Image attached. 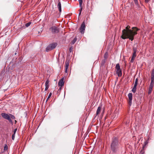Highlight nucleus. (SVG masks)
<instances>
[{"instance_id": "f257e3e1", "label": "nucleus", "mask_w": 154, "mask_h": 154, "mask_svg": "<svg viewBox=\"0 0 154 154\" xmlns=\"http://www.w3.org/2000/svg\"><path fill=\"white\" fill-rule=\"evenodd\" d=\"M136 31H133L131 29H123L121 38L123 39L129 38L131 41L134 39V35L137 34Z\"/></svg>"}, {"instance_id": "f03ea898", "label": "nucleus", "mask_w": 154, "mask_h": 154, "mask_svg": "<svg viewBox=\"0 0 154 154\" xmlns=\"http://www.w3.org/2000/svg\"><path fill=\"white\" fill-rule=\"evenodd\" d=\"M111 149L113 152H116L118 150L119 148V140L116 137H113L112 140L111 144Z\"/></svg>"}, {"instance_id": "7ed1b4c3", "label": "nucleus", "mask_w": 154, "mask_h": 154, "mask_svg": "<svg viewBox=\"0 0 154 154\" xmlns=\"http://www.w3.org/2000/svg\"><path fill=\"white\" fill-rule=\"evenodd\" d=\"M1 115L3 118L6 119L8 120L9 122L12 124H13V122L10 118V114L8 115L6 113H2L1 114Z\"/></svg>"}, {"instance_id": "20e7f679", "label": "nucleus", "mask_w": 154, "mask_h": 154, "mask_svg": "<svg viewBox=\"0 0 154 154\" xmlns=\"http://www.w3.org/2000/svg\"><path fill=\"white\" fill-rule=\"evenodd\" d=\"M57 44L54 43L49 45L46 48V51L47 52L51 50L57 46Z\"/></svg>"}, {"instance_id": "39448f33", "label": "nucleus", "mask_w": 154, "mask_h": 154, "mask_svg": "<svg viewBox=\"0 0 154 154\" xmlns=\"http://www.w3.org/2000/svg\"><path fill=\"white\" fill-rule=\"evenodd\" d=\"M116 74L119 77H120L122 75V72L119 63L116 64Z\"/></svg>"}, {"instance_id": "423d86ee", "label": "nucleus", "mask_w": 154, "mask_h": 154, "mask_svg": "<svg viewBox=\"0 0 154 154\" xmlns=\"http://www.w3.org/2000/svg\"><path fill=\"white\" fill-rule=\"evenodd\" d=\"M151 81L150 86H153L154 83V69H153L152 71Z\"/></svg>"}, {"instance_id": "0eeeda50", "label": "nucleus", "mask_w": 154, "mask_h": 154, "mask_svg": "<svg viewBox=\"0 0 154 154\" xmlns=\"http://www.w3.org/2000/svg\"><path fill=\"white\" fill-rule=\"evenodd\" d=\"M128 97L129 99V103L130 106H131L132 103V94L131 93H129L128 95Z\"/></svg>"}, {"instance_id": "6e6552de", "label": "nucleus", "mask_w": 154, "mask_h": 154, "mask_svg": "<svg viewBox=\"0 0 154 154\" xmlns=\"http://www.w3.org/2000/svg\"><path fill=\"white\" fill-rule=\"evenodd\" d=\"M69 66V62L68 60H66L65 63V72L66 73L67 72V69Z\"/></svg>"}, {"instance_id": "1a4fd4ad", "label": "nucleus", "mask_w": 154, "mask_h": 154, "mask_svg": "<svg viewBox=\"0 0 154 154\" xmlns=\"http://www.w3.org/2000/svg\"><path fill=\"white\" fill-rule=\"evenodd\" d=\"M133 50L134 51V52L133 54L132 57L135 58L136 56V52L137 51V48L135 47H134L133 48Z\"/></svg>"}, {"instance_id": "9d476101", "label": "nucleus", "mask_w": 154, "mask_h": 154, "mask_svg": "<svg viewBox=\"0 0 154 154\" xmlns=\"http://www.w3.org/2000/svg\"><path fill=\"white\" fill-rule=\"evenodd\" d=\"M64 83V82H63V78H62L58 82V85L59 86H60L61 87L63 85Z\"/></svg>"}, {"instance_id": "9b49d317", "label": "nucleus", "mask_w": 154, "mask_h": 154, "mask_svg": "<svg viewBox=\"0 0 154 154\" xmlns=\"http://www.w3.org/2000/svg\"><path fill=\"white\" fill-rule=\"evenodd\" d=\"M57 7L59 9V10L60 12L61 11V3L60 2H59L57 5Z\"/></svg>"}, {"instance_id": "f8f14e48", "label": "nucleus", "mask_w": 154, "mask_h": 154, "mask_svg": "<svg viewBox=\"0 0 154 154\" xmlns=\"http://www.w3.org/2000/svg\"><path fill=\"white\" fill-rule=\"evenodd\" d=\"M149 143V139H148L147 140L145 141L144 142V145L143 146L142 149L143 150H144V149L145 147L147 145L148 143Z\"/></svg>"}, {"instance_id": "ddd939ff", "label": "nucleus", "mask_w": 154, "mask_h": 154, "mask_svg": "<svg viewBox=\"0 0 154 154\" xmlns=\"http://www.w3.org/2000/svg\"><path fill=\"white\" fill-rule=\"evenodd\" d=\"M85 22H84L82 24L81 27L79 29H85Z\"/></svg>"}, {"instance_id": "4468645a", "label": "nucleus", "mask_w": 154, "mask_h": 154, "mask_svg": "<svg viewBox=\"0 0 154 154\" xmlns=\"http://www.w3.org/2000/svg\"><path fill=\"white\" fill-rule=\"evenodd\" d=\"M101 110V107L100 106H99L98 107L97 112H96V116H97L100 112Z\"/></svg>"}, {"instance_id": "2eb2a0df", "label": "nucleus", "mask_w": 154, "mask_h": 154, "mask_svg": "<svg viewBox=\"0 0 154 154\" xmlns=\"http://www.w3.org/2000/svg\"><path fill=\"white\" fill-rule=\"evenodd\" d=\"M153 86H149V91H148V93L149 94L151 93L152 92V88H153Z\"/></svg>"}, {"instance_id": "dca6fc26", "label": "nucleus", "mask_w": 154, "mask_h": 154, "mask_svg": "<svg viewBox=\"0 0 154 154\" xmlns=\"http://www.w3.org/2000/svg\"><path fill=\"white\" fill-rule=\"evenodd\" d=\"M118 116V113L117 112H116L114 113L113 115L112 116L113 119L116 118Z\"/></svg>"}, {"instance_id": "f3484780", "label": "nucleus", "mask_w": 154, "mask_h": 154, "mask_svg": "<svg viewBox=\"0 0 154 154\" xmlns=\"http://www.w3.org/2000/svg\"><path fill=\"white\" fill-rule=\"evenodd\" d=\"M135 4L136 5L137 8H139L140 7V5H139L138 2L137 0H134Z\"/></svg>"}, {"instance_id": "a211bd4d", "label": "nucleus", "mask_w": 154, "mask_h": 154, "mask_svg": "<svg viewBox=\"0 0 154 154\" xmlns=\"http://www.w3.org/2000/svg\"><path fill=\"white\" fill-rule=\"evenodd\" d=\"M77 40V38L76 37H75L74 39L71 42V43L72 45H73L74 44V43Z\"/></svg>"}, {"instance_id": "6ab92c4d", "label": "nucleus", "mask_w": 154, "mask_h": 154, "mask_svg": "<svg viewBox=\"0 0 154 154\" xmlns=\"http://www.w3.org/2000/svg\"><path fill=\"white\" fill-rule=\"evenodd\" d=\"M51 32L53 33H57L59 32V29H51Z\"/></svg>"}, {"instance_id": "aec40b11", "label": "nucleus", "mask_w": 154, "mask_h": 154, "mask_svg": "<svg viewBox=\"0 0 154 154\" xmlns=\"http://www.w3.org/2000/svg\"><path fill=\"white\" fill-rule=\"evenodd\" d=\"M31 24V22H29L26 23L25 24V26L27 28L28 26H29L30 25V24Z\"/></svg>"}, {"instance_id": "412c9836", "label": "nucleus", "mask_w": 154, "mask_h": 154, "mask_svg": "<svg viewBox=\"0 0 154 154\" xmlns=\"http://www.w3.org/2000/svg\"><path fill=\"white\" fill-rule=\"evenodd\" d=\"M10 116L11 119H15V117L11 114H10Z\"/></svg>"}, {"instance_id": "4be33fe9", "label": "nucleus", "mask_w": 154, "mask_h": 154, "mask_svg": "<svg viewBox=\"0 0 154 154\" xmlns=\"http://www.w3.org/2000/svg\"><path fill=\"white\" fill-rule=\"evenodd\" d=\"M49 81L48 80H47L46 81L45 83V86H48L49 87Z\"/></svg>"}, {"instance_id": "5701e85b", "label": "nucleus", "mask_w": 154, "mask_h": 154, "mask_svg": "<svg viewBox=\"0 0 154 154\" xmlns=\"http://www.w3.org/2000/svg\"><path fill=\"white\" fill-rule=\"evenodd\" d=\"M79 2V5L80 7H81L82 3V0H78Z\"/></svg>"}, {"instance_id": "b1692460", "label": "nucleus", "mask_w": 154, "mask_h": 154, "mask_svg": "<svg viewBox=\"0 0 154 154\" xmlns=\"http://www.w3.org/2000/svg\"><path fill=\"white\" fill-rule=\"evenodd\" d=\"M108 54L107 52H106L105 54L104 55V58L105 59H106L107 58V57H108Z\"/></svg>"}, {"instance_id": "393cba45", "label": "nucleus", "mask_w": 154, "mask_h": 154, "mask_svg": "<svg viewBox=\"0 0 154 154\" xmlns=\"http://www.w3.org/2000/svg\"><path fill=\"white\" fill-rule=\"evenodd\" d=\"M52 95V93H50L49 94V95L48 97V98H47V99L46 100V101L47 102V100H48V99L51 97Z\"/></svg>"}, {"instance_id": "a878e982", "label": "nucleus", "mask_w": 154, "mask_h": 154, "mask_svg": "<svg viewBox=\"0 0 154 154\" xmlns=\"http://www.w3.org/2000/svg\"><path fill=\"white\" fill-rule=\"evenodd\" d=\"M138 80L137 78H136L135 79V81L134 83V85H137Z\"/></svg>"}, {"instance_id": "bb28decb", "label": "nucleus", "mask_w": 154, "mask_h": 154, "mask_svg": "<svg viewBox=\"0 0 154 154\" xmlns=\"http://www.w3.org/2000/svg\"><path fill=\"white\" fill-rule=\"evenodd\" d=\"M80 8L79 10V15H80L81 14V13L82 12V7L81 6V7H80Z\"/></svg>"}, {"instance_id": "cd10ccee", "label": "nucleus", "mask_w": 154, "mask_h": 154, "mask_svg": "<svg viewBox=\"0 0 154 154\" xmlns=\"http://www.w3.org/2000/svg\"><path fill=\"white\" fill-rule=\"evenodd\" d=\"M15 137V134H13L12 135V139L13 140H14Z\"/></svg>"}, {"instance_id": "c85d7f7f", "label": "nucleus", "mask_w": 154, "mask_h": 154, "mask_svg": "<svg viewBox=\"0 0 154 154\" xmlns=\"http://www.w3.org/2000/svg\"><path fill=\"white\" fill-rule=\"evenodd\" d=\"M8 148V146L7 145H5L4 147V150H7Z\"/></svg>"}, {"instance_id": "c756f323", "label": "nucleus", "mask_w": 154, "mask_h": 154, "mask_svg": "<svg viewBox=\"0 0 154 154\" xmlns=\"http://www.w3.org/2000/svg\"><path fill=\"white\" fill-rule=\"evenodd\" d=\"M136 89L135 88L134 89V88H133L132 90V91L134 93H135L136 92Z\"/></svg>"}, {"instance_id": "7c9ffc66", "label": "nucleus", "mask_w": 154, "mask_h": 154, "mask_svg": "<svg viewBox=\"0 0 154 154\" xmlns=\"http://www.w3.org/2000/svg\"><path fill=\"white\" fill-rule=\"evenodd\" d=\"M72 49H73V48H72V47L71 46V47H70V48H69V51L70 52H71L72 51Z\"/></svg>"}, {"instance_id": "2f4dec72", "label": "nucleus", "mask_w": 154, "mask_h": 154, "mask_svg": "<svg viewBox=\"0 0 154 154\" xmlns=\"http://www.w3.org/2000/svg\"><path fill=\"white\" fill-rule=\"evenodd\" d=\"M50 29H57V27L55 26H53Z\"/></svg>"}, {"instance_id": "473e14b6", "label": "nucleus", "mask_w": 154, "mask_h": 154, "mask_svg": "<svg viewBox=\"0 0 154 154\" xmlns=\"http://www.w3.org/2000/svg\"><path fill=\"white\" fill-rule=\"evenodd\" d=\"M134 58H134L132 57H131V63L133 62L134 60Z\"/></svg>"}, {"instance_id": "72a5a7b5", "label": "nucleus", "mask_w": 154, "mask_h": 154, "mask_svg": "<svg viewBox=\"0 0 154 154\" xmlns=\"http://www.w3.org/2000/svg\"><path fill=\"white\" fill-rule=\"evenodd\" d=\"M85 29H81V31H80L81 33L82 34H83L85 32Z\"/></svg>"}, {"instance_id": "f704fd0d", "label": "nucleus", "mask_w": 154, "mask_h": 154, "mask_svg": "<svg viewBox=\"0 0 154 154\" xmlns=\"http://www.w3.org/2000/svg\"><path fill=\"white\" fill-rule=\"evenodd\" d=\"M140 153H141V154H144V150H143V149H142L140 151Z\"/></svg>"}, {"instance_id": "c9c22d12", "label": "nucleus", "mask_w": 154, "mask_h": 154, "mask_svg": "<svg viewBox=\"0 0 154 154\" xmlns=\"http://www.w3.org/2000/svg\"><path fill=\"white\" fill-rule=\"evenodd\" d=\"M17 128H15L14 129V134H15V133L17 131Z\"/></svg>"}, {"instance_id": "e433bc0d", "label": "nucleus", "mask_w": 154, "mask_h": 154, "mask_svg": "<svg viewBox=\"0 0 154 154\" xmlns=\"http://www.w3.org/2000/svg\"><path fill=\"white\" fill-rule=\"evenodd\" d=\"M48 88H49L48 86H45V90L46 91L48 89Z\"/></svg>"}, {"instance_id": "4c0bfd02", "label": "nucleus", "mask_w": 154, "mask_h": 154, "mask_svg": "<svg viewBox=\"0 0 154 154\" xmlns=\"http://www.w3.org/2000/svg\"><path fill=\"white\" fill-rule=\"evenodd\" d=\"M137 85H134L133 88L134 89L135 88V89H136Z\"/></svg>"}, {"instance_id": "58836bf2", "label": "nucleus", "mask_w": 154, "mask_h": 154, "mask_svg": "<svg viewBox=\"0 0 154 154\" xmlns=\"http://www.w3.org/2000/svg\"><path fill=\"white\" fill-rule=\"evenodd\" d=\"M130 28V27L129 26H128L126 27L125 29H129Z\"/></svg>"}, {"instance_id": "ea45409f", "label": "nucleus", "mask_w": 154, "mask_h": 154, "mask_svg": "<svg viewBox=\"0 0 154 154\" xmlns=\"http://www.w3.org/2000/svg\"><path fill=\"white\" fill-rule=\"evenodd\" d=\"M150 0H145V2L146 3H148Z\"/></svg>"}, {"instance_id": "a19ab883", "label": "nucleus", "mask_w": 154, "mask_h": 154, "mask_svg": "<svg viewBox=\"0 0 154 154\" xmlns=\"http://www.w3.org/2000/svg\"><path fill=\"white\" fill-rule=\"evenodd\" d=\"M131 29H138L137 28L134 27H133L131 28Z\"/></svg>"}, {"instance_id": "79ce46f5", "label": "nucleus", "mask_w": 154, "mask_h": 154, "mask_svg": "<svg viewBox=\"0 0 154 154\" xmlns=\"http://www.w3.org/2000/svg\"><path fill=\"white\" fill-rule=\"evenodd\" d=\"M15 123H16V122H17V121L15 120Z\"/></svg>"}, {"instance_id": "37998d69", "label": "nucleus", "mask_w": 154, "mask_h": 154, "mask_svg": "<svg viewBox=\"0 0 154 154\" xmlns=\"http://www.w3.org/2000/svg\"><path fill=\"white\" fill-rule=\"evenodd\" d=\"M38 33H40V32L38 31Z\"/></svg>"}, {"instance_id": "c03bdc74", "label": "nucleus", "mask_w": 154, "mask_h": 154, "mask_svg": "<svg viewBox=\"0 0 154 154\" xmlns=\"http://www.w3.org/2000/svg\"><path fill=\"white\" fill-rule=\"evenodd\" d=\"M61 87H60V89H61Z\"/></svg>"}, {"instance_id": "a18cd8bd", "label": "nucleus", "mask_w": 154, "mask_h": 154, "mask_svg": "<svg viewBox=\"0 0 154 154\" xmlns=\"http://www.w3.org/2000/svg\"><path fill=\"white\" fill-rule=\"evenodd\" d=\"M1 118V116H0V118Z\"/></svg>"}]
</instances>
